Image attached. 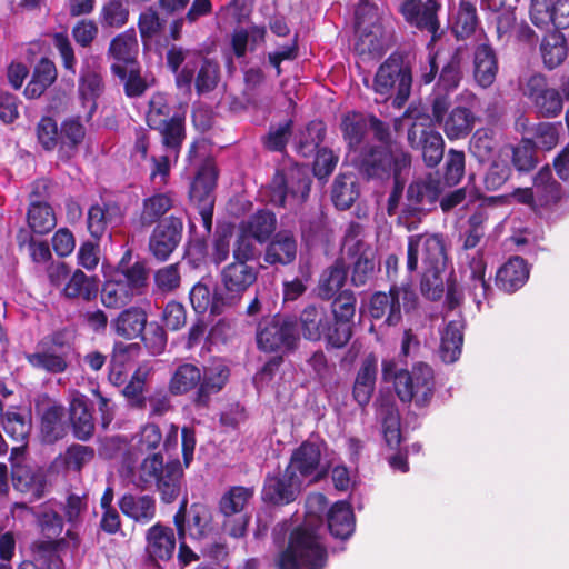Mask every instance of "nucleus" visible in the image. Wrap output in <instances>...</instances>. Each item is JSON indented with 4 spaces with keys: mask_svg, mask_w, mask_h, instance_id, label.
<instances>
[{
    "mask_svg": "<svg viewBox=\"0 0 569 569\" xmlns=\"http://www.w3.org/2000/svg\"><path fill=\"white\" fill-rule=\"evenodd\" d=\"M432 126L418 116L407 134L409 146L421 152L422 160L429 168L437 167L445 153L443 138Z\"/></svg>",
    "mask_w": 569,
    "mask_h": 569,
    "instance_id": "obj_18",
    "label": "nucleus"
},
{
    "mask_svg": "<svg viewBox=\"0 0 569 569\" xmlns=\"http://www.w3.org/2000/svg\"><path fill=\"white\" fill-rule=\"evenodd\" d=\"M259 268L249 263L230 262L220 272V281L216 284L217 305L238 307L244 293L256 284Z\"/></svg>",
    "mask_w": 569,
    "mask_h": 569,
    "instance_id": "obj_12",
    "label": "nucleus"
},
{
    "mask_svg": "<svg viewBox=\"0 0 569 569\" xmlns=\"http://www.w3.org/2000/svg\"><path fill=\"white\" fill-rule=\"evenodd\" d=\"M297 258V241L289 231H279L267 243L263 261L268 266H289Z\"/></svg>",
    "mask_w": 569,
    "mask_h": 569,
    "instance_id": "obj_34",
    "label": "nucleus"
},
{
    "mask_svg": "<svg viewBox=\"0 0 569 569\" xmlns=\"http://www.w3.org/2000/svg\"><path fill=\"white\" fill-rule=\"evenodd\" d=\"M539 52L543 67L550 71L555 70L560 67L568 57V40L559 30L548 31L540 41Z\"/></svg>",
    "mask_w": 569,
    "mask_h": 569,
    "instance_id": "obj_39",
    "label": "nucleus"
},
{
    "mask_svg": "<svg viewBox=\"0 0 569 569\" xmlns=\"http://www.w3.org/2000/svg\"><path fill=\"white\" fill-rule=\"evenodd\" d=\"M298 329L302 338L310 342L325 341L327 349H342L345 343L341 338H337L330 315L325 306L319 303H309L300 311Z\"/></svg>",
    "mask_w": 569,
    "mask_h": 569,
    "instance_id": "obj_14",
    "label": "nucleus"
},
{
    "mask_svg": "<svg viewBox=\"0 0 569 569\" xmlns=\"http://www.w3.org/2000/svg\"><path fill=\"white\" fill-rule=\"evenodd\" d=\"M377 373L378 359L373 352H370L362 360L352 387V397L361 408H365L372 398Z\"/></svg>",
    "mask_w": 569,
    "mask_h": 569,
    "instance_id": "obj_29",
    "label": "nucleus"
},
{
    "mask_svg": "<svg viewBox=\"0 0 569 569\" xmlns=\"http://www.w3.org/2000/svg\"><path fill=\"white\" fill-rule=\"evenodd\" d=\"M219 169L212 157H207L199 166L189 187V201L198 210L202 226L209 234L213 224L216 188Z\"/></svg>",
    "mask_w": 569,
    "mask_h": 569,
    "instance_id": "obj_9",
    "label": "nucleus"
},
{
    "mask_svg": "<svg viewBox=\"0 0 569 569\" xmlns=\"http://www.w3.org/2000/svg\"><path fill=\"white\" fill-rule=\"evenodd\" d=\"M302 481L284 468L276 475L268 473L263 480L261 499L263 502L282 507L297 500L302 489Z\"/></svg>",
    "mask_w": 569,
    "mask_h": 569,
    "instance_id": "obj_23",
    "label": "nucleus"
},
{
    "mask_svg": "<svg viewBox=\"0 0 569 569\" xmlns=\"http://www.w3.org/2000/svg\"><path fill=\"white\" fill-rule=\"evenodd\" d=\"M173 207V200L169 193H154L142 200L141 210L132 223L136 229L142 231L158 224Z\"/></svg>",
    "mask_w": 569,
    "mask_h": 569,
    "instance_id": "obj_30",
    "label": "nucleus"
},
{
    "mask_svg": "<svg viewBox=\"0 0 569 569\" xmlns=\"http://www.w3.org/2000/svg\"><path fill=\"white\" fill-rule=\"evenodd\" d=\"M499 70L496 50L489 43H480L473 51V78L481 88H489Z\"/></svg>",
    "mask_w": 569,
    "mask_h": 569,
    "instance_id": "obj_36",
    "label": "nucleus"
},
{
    "mask_svg": "<svg viewBox=\"0 0 569 569\" xmlns=\"http://www.w3.org/2000/svg\"><path fill=\"white\" fill-rule=\"evenodd\" d=\"M92 410V406L83 396L73 398L69 405L72 435L80 441H88L94 435L96 427Z\"/></svg>",
    "mask_w": 569,
    "mask_h": 569,
    "instance_id": "obj_35",
    "label": "nucleus"
},
{
    "mask_svg": "<svg viewBox=\"0 0 569 569\" xmlns=\"http://www.w3.org/2000/svg\"><path fill=\"white\" fill-rule=\"evenodd\" d=\"M442 192L443 183L438 171L412 180L407 187L406 202L397 217V224L408 231L418 229L422 219L436 209Z\"/></svg>",
    "mask_w": 569,
    "mask_h": 569,
    "instance_id": "obj_3",
    "label": "nucleus"
},
{
    "mask_svg": "<svg viewBox=\"0 0 569 569\" xmlns=\"http://www.w3.org/2000/svg\"><path fill=\"white\" fill-rule=\"evenodd\" d=\"M327 127L322 120L310 121L299 134L296 150L303 158L312 157L326 138Z\"/></svg>",
    "mask_w": 569,
    "mask_h": 569,
    "instance_id": "obj_57",
    "label": "nucleus"
},
{
    "mask_svg": "<svg viewBox=\"0 0 569 569\" xmlns=\"http://www.w3.org/2000/svg\"><path fill=\"white\" fill-rule=\"evenodd\" d=\"M167 18L154 7H148L138 18V29L142 41H150L159 36L166 24Z\"/></svg>",
    "mask_w": 569,
    "mask_h": 569,
    "instance_id": "obj_64",
    "label": "nucleus"
},
{
    "mask_svg": "<svg viewBox=\"0 0 569 569\" xmlns=\"http://www.w3.org/2000/svg\"><path fill=\"white\" fill-rule=\"evenodd\" d=\"M150 129L159 132L163 148L177 160L187 138L186 113L174 112L168 120Z\"/></svg>",
    "mask_w": 569,
    "mask_h": 569,
    "instance_id": "obj_33",
    "label": "nucleus"
},
{
    "mask_svg": "<svg viewBox=\"0 0 569 569\" xmlns=\"http://www.w3.org/2000/svg\"><path fill=\"white\" fill-rule=\"evenodd\" d=\"M451 99L448 94H436L431 100V116H423V120L442 126L449 140L467 138L476 122L473 111L467 107L457 106L451 111Z\"/></svg>",
    "mask_w": 569,
    "mask_h": 569,
    "instance_id": "obj_13",
    "label": "nucleus"
},
{
    "mask_svg": "<svg viewBox=\"0 0 569 569\" xmlns=\"http://www.w3.org/2000/svg\"><path fill=\"white\" fill-rule=\"evenodd\" d=\"M530 276L528 262L520 256L510 257L496 272V286L506 293L522 288Z\"/></svg>",
    "mask_w": 569,
    "mask_h": 569,
    "instance_id": "obj_27",
    "label": "nucleus"
},
{
    "mask_svg": "<svg viewBox=\"0 0 569 569\" xmlns=\"http://www.w3.org/2000/svg\"><path fill=\"white\" fill-rule=\"evenodd\" d=\"M216 287L211 290L208 284L198 281L189 291V300L192 309L198 315H204L207 311L212 316H220L230 311L229 307L217 305Z\"/></svg>",
    "mask_w": 569,
    "mask_h": 569,
    "instance_id": "obj_50",
    "label": "nucleus"
},
{
    "mask_svg": "<svg viewBox=\"0 0 569 569\" xmlns=\"http://www.w3.org/2000/svg\"><path fill=\"white\" fill-rule=\"evenodd\" d=\"M149 370L138 367L131 375L129 381L123 387L121 393L124 397L128 406L132 409L142 410L147 406V397L144 389Z\"/></svg>",
    "mask_w": 569,
    "mask_h": 569,
    "instance_id": "obj_58",
    "label": "nucleus"
},
{
    "mask_svg": "<svg viewBox=\"0 0 569 569\" xmlns=\"http://www.w3.org/2000/svg\"><path fill=\"white\" fill-rule=\"evenodd\" d=\"M419 256L422 268L447 267L448 256L446 240L442 233L413 234L408 238L407 270L415 272L418 269Z\"/></svg>",
    "mask_w": 569,
    "mask_h": 569,
    "instance_id": "obj_16",
    "label": "nucleus"
},
{
    "mask_svg": "<svg viewBox=\"0 0 569 569\" xmlns=\"http://www.w3.org/2000/svg\"><path fill=\"white\" fill-rule=\"evenodd\" d=\"M463 325L460 320L449 321L441 335L439 355L443 362H456L462 351Z\"/></svg>",
    "mask_w": 569,
    "mask_h": 569,
    "instance_id": "obj_49",
    "label": "nucleus"
},
{
    "mask_svg": "<svg viewBox=\"0 0 569 569\" xmlns=\"http://www.w3.org/2000/svg\"><path fill=\"white\" fill-rule=\"evenodd\" d=\"M181 286V272L179 263H171L159 268L153 273V292L171 295Z\"/></svg>",
    "mask_w": 569,
    "mask_h": 569,
    "instance_id": "obj_63",
    "label": "nucleus"
},
{
    "mask_svg": "<svg viewBox=\"0 0 569 569\" xmlns=\"http://www.w3.org/2000/svg\"><path fill=\"white\" fill-rule=\"evenodd\" d=\"M137 296L121 279L107 280L101 289V302L106 308L120 309L128 306Z\"/></svg>",
    "mask_w": 569,
    "mask_h": 569,
    "instance_id": "obj_59",
    "label": "nucleus"
},
{
    "mask_svg": "<svg viewBox=\"0 0 569 569\" xmlns=\"http://www.w3.org/2000/svg\"><path fill=\"white\" fill-rule=\"evenodd\" d=\"M110 70L113 76L123 82V91L128 98H139L143 96L150 87L147 79L141 76L140 62L134 66H128L127 68L111 66Z\"/></svg>",
    "mask_w": 569,
    "mask_h": 569,
    "instance_id": "obj_54",
    "label": "nucleus"
},
{
    "mask_svg": "<svg viewBox=\"0 0 569 569\" xmlns=\"http://www.w3.org/2000/svg\"><path fill=\"white\" fill-rule=\"evenodd\" d=\"M11 481L16 490L29 493L30 502L41 499L47 488V478L42 470L28 465H13Z\"/></svg>",
    "mask_w": 569,
    "mask_h": 569,
    "instance_id": "obj_28",
    "label": "nucleus"
},
{
    "mask_svg": "<svg viewBox=\"0 0 569 569\" xmlns=\"http://www.w3.org/2000/svg\"><path fill=\"white\" fill-rule=\"evenodd\" d=\"M463 77L462 53L459 49L453 50L448 57H443L441 51L430 53L427 64L421 67L419 81L421 84H430L436 79V94H448L455 91Z\"/></svg>",
    "mask_w": 569,
    "mask_h": 569,
    "instance_id": "obj_11",
    "label": "nucleus"
},
{
    "mask_svg": "<svg viewBox=\"0 0 569 569\" xmlns=\"http://www.w3.org/2000/svg\"><path fill=\"white\" fill-rule=\"evenodd\" d=\"M183 477V469L178 459L167 461L162 477L152 488L159 493L163 505H171L180 497L184 485Z\"/></svg>",
    "mask_w": 569,
    "mask_h": 569,
    "instance_id": "obj_38",
    "label": "nucleus"
},
{
    "mask_svg": "<svg viewBox=\"0 0 569 569\" xmlns=\"http://www.w3.org/2000/svg\"><path fill=\"white\" fill-rule=\"evenodd\" d=\"M118 507L127 518L140 525H148L157 516V502L151 495L127 492L120 497Z\"/></svg>",
    "mask_w": 569,
    "mask_h": 569,
    "instance_id": "obj_32",
    "label": "nucleus"
},
{
    "mask_svg": "<svg viewBox=\"0 0 569 569\" xmlns=\"http://www.w3.org/2000/svg\"><path fill=\"white\" fill-rule=\"evenodd\" d=\"M183 221L170 214L153 228L149 237V251L158 261H166L182 239Z\"/></svg>",
    "mask_w": 569,
    "mask_h": 569,
    "instance_id": "obj_22",
    "label": "nucleus"
},
{
    "mask_svg": "<svg viewBox=\"0 0 569 569\" xmlns=\"http://www.w3.org/2000/svg\"><path fill=\"white\" fill-rule=\"evenodd\" d=\"M220 81V64L217 60L203 57L194 79L198 96L212 92Z\"/></svg>",
    "mask_w": 569,
    "mask_h": 569,
    "instance_id": "obj_61",
    "label": "nucleus"
},
{
    "mask_svg": "<svg viewBox=\"0 0 569 569\" xmlns=\"http://www.w3.org/2000/svg\"><path fill=\"white\" fill-rule=\"evenodd\" d=\"M86 137V128L80 117L67 118L60 127L59 154L61 159H70L78 151Z\"/></svg>",
    "mask_w": 569,
    "mask_h": 569,
    "instance_id": "obj_48",
    "label": "nucleus"
},
{
    "mask_svg": "<svg viewBox=\"0 0 569 569\" xmlns=\"http://www.w3.org/2000/svg\"><path fill=\"white\" fill-rule=\"evenodd\" d=\"M441 4L439 0H405L400 6V13L406 22L420 31H427L431 34V41L436 42L441 33L439 32L440 22L438 11Z\"/></svg>",
    "mask_w": 569,
    "mask_h": 569,
    "instance_id": "obj_21",
    "label": "nucleus"
},
{
    "mask_svg": "<svg viewBox=\"0 0 569 569\" xmlns=\"http://www.w3.org/2000/svg\"><path fill=\"white\" fill-rule=\"evenodd\" d=\"M348 268L343 258H338L326 268L319 277L317 295L321 300L329 301L336 297L347 281Z\"/></svg>",
    "mask_w": 569,
    "mask_h": 569,
    "instance_id": "obj_41",
    "label": "nucleus"
},
{
    "mask_svg": "<svg viewBox=\"0 0 569 569\" xmlns=\"http://www.w3.org/2000/svg\"><path fill=\"white\" fill-rule=\"evenodd\" d=\"M189 537L192 540H204L213 537L216 527L211 511L203 505L192 503L187 509Z\"/></svg>",
    "mask_w": 569,
    "mask_h": 569,
    "instance_id": "obj_47",
    "label": "nucleus"
},
{
    "mask_svg": "<svg viewBox=\"0 0 569 569\" xmlns=\"http://www.w3.org/2000/svg\"><path fill=\"white\" fill-rule=\"evenodd\" d=\"M68 548V542L63 538L59 539H39L31 546L32 557L42 567V569H63V561L60 552Z\"/></svg>",
    "mask_w": 569,
    "mask_h": 569,
    "instance_id": "obj_44",
    "label": "nucleus"
},
{
    "mask_svg": "<svg viewBox=\"0 0 569 569\" xmlns=\"http://www.w3.org/2000/svg\"><path fill=\"white\" fill-rule=\"evenodd\" d=\"M148 321L147 312L136 306L123 309L111 320L116 335L127 340H133L142 335Z\"/></svg>",
    "mask_w": 569,
    "mask_h": 569,
    "instance_id": "obj_40",
    "label": "nucleus"
},
{
    "mask_svg": "<svg viewBox=\"0 0 569 569\" xmlns=\"http://www.w3.org/2000/svg\"><path fill=\"white\" fill-rule=\"evenodd\" d=\"M382 437L389 450L401 448L403 440L401 432V417L395 403H388L382 409Z\"/></svg>",
    "mask_w": 569,
    "mask_h": 569,
    "instance_id": "obj_56",
    "label": "nucleus"
},
{
    "mask_svg": "<svg viewBox=\"0 0 569 569\" xmlns=\"http://www.w3.org/2000/svg\"><path fill=\"white\" fill-rule=\"evenodd\" d=\"M167 462H164L162 452H153L141 459L137 468L136 486L141 490L152 489L154 482H159L163 475Z\"/></svg>",
    "mask_w": 569,
    "mask_h": 569,
    "instance_id": "obj_51",
    "label": "nucleus"
},
{
    "mask_svg": "<svg viewBox=\"0 0 569 569\" xmlns=\"http://www.w3.org/2000/svg\"><path fill=\"white\" fill-rule=\"evenodd\" d=\"M328 558L318 528L302 523L290 531L287 546L277 555L274 566L277 569H325Z\"/></svg>",
    "mask_w": 569,
    "mask_h": 569,
    "instance_id": "obj_2",
    "label": "nucleus"
},
{
    "mask_svg": "<svg viewBox=\"0 0 569 569\" xmlns=\"http://www.w3.org/2000/svg\"><path fill=\"white\" fill-rule=\"evenodd\" d=\"M300 341L298 320L293 315L278 312L263 317L257 325V348L264 353H293Z\"/></svg>",
    "mask_w": 569,
    "mask_h": 569,
    "instance_id": "obj_4",
    "label": "nucleus"
},
{
    "mask_svg": "<svg viewBox=\"0 0 569 569\" xmlns=\"http://www.w3.org/2000/svg\"><path fill=\"white\" fill-rule=\"evenodd\" d=\"M73 352L74 335L70 329L61 328L42 338L36 351L28 353L26 359L36 370L61 375L69 369Z\"/></svg>",
    "mask_w": 569,
    "mask_h": 569,
    "instance_id": "obj_5",
    "label": "nucleus"
},
{
    "mask_svg": "<svg viewBox=\"0 0 569 569\" xmlns=\"http://www.w3.org/2000/svg\"><path fill=\"white\" fill-rule=\"evenodd\" d=\"M533 187L538 217H541L545 212L553 211L565 197L562 186L553 178L552 170L548 164L535 174Z\"/></svg>",
    "mask_w": 569,
    "mask_h": 569,
    "instance_id": "obj_26",
    "label": "nucleus"
},
{
    "mask_svg": "<svg viewBox=\"0 0 569 569\" xmlns=\"http://www.w3.org/2000/svg\"><path fill=\"white\" fill-rule=\"evenodd\" d=\"M64 413V407L58 403H50L42 409L40 433L43 442L54 443L67 435Z\"/></svg>",
    "mask_w": 569,
    "mask_h": 569,
    "instance_id": "obj_42",
    "label": "nucleus"
},
{
    "mask_svg": "<svg viewBox=\"0 0 569 569\" xmlns=\"http://www.w3.org/2000/svg\"><path fill=\"white\" fill-rule=\"evenodd\" d=\"M277 229V217L268 209H259L241 223V230L251 236L257 242L266 243Z\"/></svg>",
    "mask_w": 569,
    "mask_h": 569,
    "instance_id": "obj_46",
    "label": "nucleus"
},
{
    "mask_svg": "<svg viewBox=\"0 0 569 569\" xmlns=\"http://www.w3.org/2000/svg\"><path fill=\"white\" fill-rule=\"evenodd\" d=\"M230 369L223 363L204 366L202 370L193 363H182L177 367L169 380V392L182 396L192 390V403L196 408L207 409L211 398L227 386Z\"/></svg>",
    "mask_w": 569,
    "mask_h": 569,
    "instance_id": "obj_1",
    "label": "nucleus"
},
{
    "mask_svg": "<svg viewBox=\"0 0 569 569\" xmlns=\"http://www.w3.org/2000/svg\"><path fill=\"white\" fill-rule=\"evenodd\" d=\"M447 267L422 268L420 290L425 298L430 301H438L442 298L446 287L445 277Z\"/></svg>",
    "mask_w": 569,
    "mask_h": 569,
    "instance_id": "obj_60",
    "label": "nucleus"
},
{
    "mask_svg": "<svg viewBox=\"0 0 569 569\" xmlns=\"http://www.w3.org/2000/svg\"><path fill=\"white\" fill-rule=\"evenodd\" d=\"M368 121L360 111H348L342 114L340 130L348 147L352 150L358 149L367 134Z\"/></svg>",
    "mask_w": 569,
    "mask_h": 569,
    "instance_id": "obj_52",
    "label": "nucleus"
},
{
    "mask_svg": "<svg viewBox=\"0 0 569 569\" xmlns=\"http://www.w3.org/2000/svg\"><path fill=\"white\" fill-rule=\"evenodd\" d=\"M99 291V281L96 277L87 276L77 269L63 287V295L69 299L81 298L84 301L96 299Z\"/></svg>",
    "mask_w": 569,
    "mask_h": 569,
    "instance_id": "obj_53",
    "label": "nucleus"
},
{
    "mask_svg": "<svg viewBox=\"0 0 569 569\" xmlns=\"http://www.w3.org/2000/svg\"><path fill=\"white\" fill-rule=\"evenodd\" d=\"M254 496L253 487L232 486L219 500V511L223 516H234V513H247L246 507Z\"/></svg>",
    "mask_w": 569,
    "mask_h": 569,
    "instance_id": "obj_55",
    "label": "nucleus"
},
{
    "mask_svg": "<svg viewBox=\"0 0 569 569\" xmlns=\"http://www.w3.org/2000/svg\"><path fill=\"white\" fill-rule=\"evenodd\" d=\"M312 178L305 166L297 163L277 169L270 182V201L284 208L289 198L295 204H302L309 198Z\"/></svg>",
    "mask_w": 569,
    "mask_h": 569,
    "instance_id": "obj_10",
    "label": "nucleus"
},
{
    "mask_svg": "<svg viewBox=\"0 0 569 569\" xmlns=\"http://www.w3.org/2000/svg\"><path fill=\"white\" fill-rule=\"evenodd\" d=\"M407 313L418 307V295L409 282L392 284L388 292L376 291L369 299V315L375 320H383L388 327H395L402 320L401 303Z\"/></svg>",
    "mask_w": 569,
    "mask_h": 569,
    "instance_id": "obj_8",
    "label": "nucleus"
},
{
    "mask_svg": "<svg viewBox=\"0 0 569 569\" xmlns=\"http://www.w3.org/2000/svg\"><path fill=\"white\" fill-rule=\"evenodd\" d=\"M525 97L531 103L539 118H556L563 109V96L558 88L551 87L542 73H535L526 82Z\"/></svg>",
    "mask_w": 569,
    "mask_h": 569,
    "instance_id": "obj_17",
    "label": "nucleus"
},
{
    "mask_svg": "<svg viewBox=\"0 0 569 569\" xmlns=\"http://www.w3.org/2000/svg\"><path fill=\"white\" fill-rule=\"evenodd\" d=\"M124 219V211L119 202L100 199L90 204L87 211V230L92 239L100 241L109 230L118 228Z\"/></svg>",
    "mask_w": 569,
    "mask_h": 569,
    "instance_id": "obj_20",
    "label": "nucleus"
},
{
    "mask_svg": "<svg viewBox=\"0 0 569 569\" xmlns=\"http://www.w3.org/2000/svg\"><path fill=\"white\" fill-rule=\"evenodd\" d=\"M376 93L392 98L397 109L405 107L411 94L412 69L401 52H392L378 68L373 79Z\"/></svg>",
    "mask_w": 569,
    "mask_h": 569,
    "instance_id": "obj_7",
    "label": "nucleus"
},
{
    "mask_svg": "<svg viewBox=\"0 0 569 569\" xmlns=\"http://www.w3.org/2000/svg\"><path fill=\"white\" fill-rule=\"evenodd\" d=\"M331 300V325L335 327L332 331L347 346L353 336L357 297L351 289H343Z\"/></svg>",
    "mask_w": 569,
    "mask_h": 569,
    "instance_id": "obj_24",
    "label": "nucleus"
},
{
    "mask_svg": "<svg viewBox=\"0 0 569 569\" xmlns=\"http://www.w3.org/2000/svg\"><path fill=\"white\" fill-rule=\"evenodd\" d=\"M108 56L114 60L111 66L127 68L138 63V40L134 31L128 30L116 36L110 41Z\"/></svg>",
    "mask_w": 569,
    "mask_h": 569,
    "instance_id": "obj_43",
    "label": "nucleus"
},
{
    "mask_svg": "<svg viewBox=\"0 0 569 569\" xmlns=\"http://www.w3.org/2000/svg\"><path fill=\"white\" fill-rule=\"evenodd\" d=\"M330 535L339 540H348L356 529V517L352 506L345 500L335 502L327 513Z\"/></svg>",
    "mask_w": 569,
    "mask_h": 569,
    "instance_id": "obj_37",
    "label": "nucleus"
},
{
    "mask_svg": "<svg viewBox=\"0 0 569 569\" xmlns=\"http://www.w3.org/2000/svg\"><path fill=\"white\" fill-rule=\"evenodd\" d=\"M321 457L322 452L318 443L309 440L302 441L292 451L286 469L302 482L305 479H310V482H318L327 473V470L321 468Z\"/></svg>",
    "mask_w": 569,
    "mask_h": 569,
    "instance_id": "obj_19",
    "label": "nucleus"
},
{
    "mask_svg": "<svg viewBox=\"0 0 569 569\" xmlns=\"http://www.w3.org/2000/svg\"><path fill=\"white\" fill-rule=\"evenodd\" d=\"M435 375L426 362H418L412 369L401 373L397 383V397L401 402L415 401L419 408L427 407L435 393Z\"/></svg>",
    "mask_w": 569,
    "mask_h": 569,
    "instance_id": "obj_15",
    "label": "nucleus"
},
{
    "mask_svg": "<svg viewBox=\"0 0 569 569\" xmlns=\"http://www.w3.org/2000/svg\"><path fill=\"white\" fill-rule=\"evenodd\" d=\"M27 222L33 233L43 236L54 229L57 219L54 211L49 203L33 204L28 208Z\"/></svg>",
    "mask_w": 569,
    "mask_h": 569,
    "instance_id": "obj_62",
    "label": "nucleus"
},
{
    "mask_svg": "<svg viewBox=\"0 0 569 569\" xmlns=\"http://www.w3.org/2000/svg\"><path fill=\"white\" fill-rule=\"evenodd\" d=\"M352 250V252L346 253L347 258L350 260V282L355 287H363L375 276L376 252L371 244H360V247L357 246Z\"/></svg>",
    "mask_w": 569,
    "mask_h": 569,
    "instance_id": "obj_31",
    "label": "nucleus"
},
{
    "mask_svg": "<svg viewBox=\"0 0 569 569\" xmlns=\"http://www.w3.org/2000/svg\"><path fill=\"white\" fill-rule=\"evenodd\" d=\"M144 539V551L150 562L169 561L173 557L177 541L171 527L158 521L147 529Z\"/></svg>",
    "mask_w": 569,
    "mask_h": 569,
    "instance_id": "obj_25",
    "label": "nucleus"
},
{
    "mask_svg": "<svg viewBox=\"0 0 569 569\" xmlns=\"http://www.w3.org/2000/svg\"><path fill=\"white\" fill-rule=\"evenodd\" d=\"M411 156L399 144H366L358 157L359 172L367 180H389L392 172L409 170Z\"/></svg>",
    "mask_w": 569,
    "mask_h": 569,
    "instance_id": "obj_6",
    "label": "nucleus"
},
{
    "mask_svg": "<svg viewBox=\"0 0 569 569\" xmlns=\"http://www.w3.org/2000/svg\"><path fill=\"white\" fill-rule=\"evenodd\" d=\"M360 197L358 178L352 172L339 173L332 183L331 200L339 210H347Z\"/></svg>",
    "mask_w": 569,
    "mask_h": 569,
    "instance_id": "obj_45",
    "label": "nucleus"
}]
</instances>
